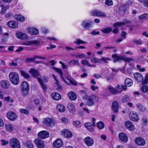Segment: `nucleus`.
<instances>
[{"instance_id": "nucleus-1", "label": "nucleus", "mask_w": 148, "mask_h": 148, "mask_svg": "<svg viewBox=\"0 0 148 148\" xmlns=\"http://www.w3.org/2000/svg\"><path fill=\"white\" fill-rule=\"evenodd\" d=\"M9 79L12 84L18 85L19 83V77L18 74L15 72H12L9 74Z\"/></svg>"}, {"instance_id": "nucleus-2", "label": "nucleus", "mask_w": 148, "mask_h": 148, "mask_svg": "<svg viewBox=\"0 0 148 148\" xmlns=\"http://www.w3.org/2000/svg\"><path fill=\"white\" fill-rule=\"evenodd\" d=\"M86 105L89 106H91L95 105V103L99 101L98 97L94 94H92L87 97L86 98Z\"/></svg>"}, {"instance_id": "nucleus-3", "label": "nucleus", "mask_w": 148, "mask_h": 148, "mask_svg": "<svg viewBox=\"0 0 148 148\" xmlns=\"http://www.w3.org/2000/svg\"><path fill=\"white\" fill-rule=\"evenodd\" d=\"M21 92L24 96H26L29 92V86L28 83L26 81H23L21 85Z\"/></svg>"}, {"instance_id": "nucleus-4", "label": "nucleus", "mask_w": 148, "mask_h": 148, "mask_svg": "<svg viewBox=\"0 0 148 148\" xmlns=\"http://www.w3.org/2000/svg\"><path fill=\"white\" fill-rule=\"evenodd\" d=\"M10 143L12 148H21L20 143L18 140L16 138H13L10 139Z\"/></svg>"}, {"instance_id": "nucleus-5", "label": "nucleus", "mask_w": 148, "mask_h": 148, "mask_svg": "<svg viewBox=\"0 0 148 148\" xmlns=\"http://www.w3.org/2000/svg\"><path fill=\"white\" fill-rule=\"evenodd\" d=\"M129 117L130 120L134 121H137L139 119L137 113L133 111H131L129 113Z\"/></svg>"}, {"instance_id": "nucleus-6", "label": "nucleus", "mask_w": 148, "mask_h": 148, "mask_svg": "<svg viewBox=\"0 0 148 148\" xmlns=\"http://www.w3.org/2000/svg\"><path fill=\"white\" fill-rule=\"evenodd\" d=\"M126 23L125 22H117L113 25V27L115 29L113 30V32L116 34L118 33L119 31V27H122Z\"/></svg>"}, {"instance_id": "nucleus-7", "label": "nucleus", "mask_w": 148, "mask_h": 148, "mask_svg": "<svg viewBox=\"0 0 148 148\" xmlns=\"http://www.w3.org/2000/svg\"><path fill=\"white\" fill-rule=\"evenodd\" d=\"M92 23L91 20H84L82 22L81 25L84 29H89L92 27Z\"/></svg>"}, {"instance_id": "nucleus-8", "label": "nucleus", "mask_w": 148, "mask_h": 148, "mask_svg": "<svg viewBox=\"0 0 148 148\" xmlns=\"http://www.w3.org/2000/svg\"><path fill=\"white\" fill-rule=\"evenodd\" d=\"M27 33L32 35H37L39 33L38 29L34 27H29L27 29Z\"/></svg>"}, {"instance_id": "nucleus-9", "label": "nucleus", "mask_w": 148, "mask_h": 148, "mask_svg": "<svg viewBox=\"0 0 148 148\" xmlns=\"http://www.w3.org/2000/svg\"><path fill=\"white\" fill-rule=\"evenodd\" d=\"M34 142L38 148H44L45 147L44 142L39 138L35 139Z\"/></svg>"}, {"instance_id": "nucleus-10", "label": "nucleus", "mask_w": 148, "mask_h": 148, "mask_svg": "<svg viewBox=\"0 0 148 148\" xmlns=\"http://www.w3.org/2000/svg\"><path fill=\"white\" fill-rule=\"evenodd\" d=\"M84 142L87 146H90L94 144V140L89 136H87L84 139Z\"/></svg>"}, {"instance_id": "nucleus-11", "label": "nucleus", "mask_w": 148, "mask_h": 148, "mask_svg": "<svg viewBox=\"0 0 148 148\" xmlns=\"http://www.w3.org/2000/svg\"><path fill=\"white\" fill-rule=\"evenodd\" d=\"M38 136L40 138L43 139L48 137L49 136V134L48 132L42 131L39 132Z\"/></svg>"}, {"instance_id": "nucleus-12", "label": "nucleus", "mask_w": 148, "mask_h": 148, "mask_svg": "<svg viewBox=\"0 0 148 148\" xmlns=\"http://www.w3.org/2000/svg\"><path fill=\"white\" fill-rule=\"evenodd\" d=\"M16 35L17 38L21 40L27 39L29 38L27 34L22 32H17Z\"/></svg>"}, {"instance_id": "nucleus-13", "label": "nucleus", "mask_w": 148, "mask_h": 148, "mask_svg": "<svg viewBox=\"0 0 148 148\" xmlns=\"http://www.w3.org/2000/svg\"><path fill=\"white\" fill-rule=\"evenodd\" d=\"M53 145L55 148H59L62 146L63 143L61 139L58 138L53 142Z\"/></svg>"}, {"instance_id": "nucleus-14", "label": "nucleus", "mask_w": 148, "mask_h": 148, "mask_svg": "<svg viewBox=\"0 0 148 148\" xmlns=\"http://www.w3.org/2000/svg\"><path fill=\"white\" fill-rule=\"evenodd\" d=\"M7 116L8 118L10 120L14 121L17 118V115L14 112H9L7 114Z\"/></svg>"}, {"instance_id": "nucleus-15", "label": "nucleus", "mask_w": 148, "mask_h": 148, "mask_svg": "<svg viewBox=\"0 0 148 148\" xmlns=\"http://www.w3.org/2000/svg\"><path fill=\"white\" fill-rule=\"evenodd\" d=\"M125 127L129 130L132 131L134 130V127L132 123L130 121H127L125 123Z\"/></svg>"}, {"instance_id": "nucleus-16", "label": "nucleus", "mask_w": 148, "mask_h": 148, "mask_svg": "<svg viewBox=\"0 0 148 148\" xmlns=\"http://www.w3.org/2000/svg\"><path fill=\"white\" fill-rule=\"evenodd\" d=\"M61 134L64 137L70 138L72 136V134L69 130H64L62 131Z\"/></svg>"}, {"instance_id": "nucleus-17", "label": "nucleus", "mask_w": 148, "mask_h": 148, "mask_svg": "<svg viewBox=\"0 0 148 148\" xmlns=\"http://www.w3.org/2000/svg\"><path fill=\"white\" fill-rule=\"evenodd\" d=\"M136 144L140 146L144 145L145 144V141L142 138L138 137L136 138L135 140Z\"/></svg>"}, {"instance_id": "nucleus-18", "label": "nucleus", "mask_w": 148, "mask_h": 148, "mask_svg": "<svg viewBox=\"0 0 148 148\" xmlns=\"http://www.w3.org/2000/svg\"><path fill=\"white\" fill-rule=\"evenodd\" d=\"M119 138L120 140L124 143H126L128 140V137L127 135L123 133L119 134Z\"/></svg>"}, {"instance_id": "nucleus-19", "label": "nucleus", "mask_w": 148, "mask_h": 148, "mask_svg": "<svg viewBox=\"0 0 148 148\" xmlns=\"http://www.w3.org/2000/svg\"><path fill=\"white\" fill-rule=\"evenodd\" d=\"M84 125L85 127L89 132H92L94 131L93 127L94 126H92L91 123L89 122H86L84 124Z\"/></svg>"}, {"instance_id": "nucleus-20", "label": "nucleus", "mask_w": 148, "mask_h": 148, "mask_svg": "<svg viewBox=\"0 0 148 148\" xmlns=\"http://www.w3.org/2000/svg\"><path fill=\"white\" fill-rule=\"evenodd\" d=\"M0 84L1 86L3 88L7 89L9 87V83L7 80H3L1 81L0 82Z\"/></svg>"}, {"instance_id": "nucleus-21", "label": "nucleus", "mask_w": 148, "mask_h": 148, "mask_svg": "<svg viewBox=\"0 0 148 148\" xmlns=\"http://www.w3.org/2000/svg\"><path fill=\"white\" fill-rule=\"evenodd\" d=\"M39 42L37 40H32L31 41H27L22 43V44L26 45H32L34 44L35 45H38Z\"/></svg>"}, {"instance_id": "nucleus-22", "label": "nucleus", "mask_w": 148, "mask_h": 148, "mask_svg": "<svg viewBox=\"0 0 148 148\" xmlns=\"http://www.w3.org/2000/svg\"><path fill=\"white\" fill-rule=\"evenodd\" d=\"M134 76L136 79L140 82H142L143 80V77L139 73H134Z\"/></svg>"}, {"instance_id": "nucleus-23", "label": "nucleus", "mask_w": 148, "mask_h": 148, "mask_svg": "<svg viewBox=\"0 0 148 148\" xmlns=\"http://www.w3.org/2000/svg\"><path fill=\"white\" fill-rule=\"evenodd\" d=\"M69 111L71 114H73L76 111L74 106L72 103H69L67 106Z\"/></svg>"}, {"instance_id": "nucleus-24", "label": "nucleus", "mask_w": 148, "mask_h": 148, "mask_svg": "<svg viewBox=\"0 0 148 148\" xmlns=\"http://www.w3.org/2000/svg\"><path fill=\"white\" fill-rule=\"evenodd\" d=\"M112 108L113 111L116 113L118 112V108H119V104L116 101L113 102L112 104Z\"/></svg>"}, {"instance_id": "nucleus-25", "label": "nucleus", "mask_w": 148, "mask_h": 148, "mask_svg": "<svg viewBox=\"0 0 148 148\" xmlns=\"http://www.w3.org/2000/svg\"><path fill=\"white\" fill-rule=\"evenodd\" d=\"M137 110L141 112H144L146 110L145 108L142 104L138 103L136 105Z\"/></svg>"}, {"instance_id": "nucleus-26", "label": "nucleus", "mask_w": 148, "mask_h": 148, "mask_svg": "<svg viewBox=\"0 0 148 148\" xmlns=\"http://www.w3.org/2000/svg\"><path fill=\"white\" fill-rule=\"evenodd\" d=\"M29 72L35 77L37 78L38 79V78H39L38 77L39 75V74L36 70L32 69L29 70Z\"/></svg>"}, {"instance_id": "nucleus-27", "label": "nucleus", "mask_w": 148, "mask_h": 148, "mask_svg": "<svg viewBox=\"0 0 148 148\" xmlns=\"http://www.w3.org/2000/svg\"><path fill=\"white\" fill-rule=\"evenodd\" d=\"M43 123L44 124L49 125H50L54 124V122L52 119L50 118H47L44 119Z\"/></svg>"}, {"instance_id": "nucleus-28", "label": "nucleus", "mask_w": 148, "mask_h": 148, "mask_svg": "<svg viewBox=\"0 0 148 148\" xmlns=\"http://www.w3.org/2000/svg\"><path fill=\"white\" fill-rule=\"evenodd\" d=\"M7 25L9 27L12 28H16L18 26V23L14 21H10L7 23Z\"/></svg>"}, {"instance_id": "nucleus-29", "label": "nucleus", "mask_w": 148, "mask_h": 148, "mask_svg": "<svg viewBox=\"0 0 148 148\" xmlns=\"http://www.w3.org/2000/svg\"><path fill=\"white\" fill-rule=\"evenodd\" d=\"M69 99L72 100H75L77 98V96L75 93L71 91L68 93V94Z\"/></svg>"}, {"instance_id": "nucleus-30", "label": "nucleus", "mask_w": 148, "mask_h": 148, "mask_svg": "<svg viewBox=\"0 0 148 148\" xmlns=\"http://www.w3.org/2000/svg\"><path fill=\"white\" fill-rule=\"evenodd\" d=\"M107 89L112 94H116L119 92L118 90L110 85L108 87Z\"/></svg>"}, {"instance_id": "nucleus-31", "label": "nucleus", "mask_w": 148, "mask_h": 148, "mask_svg": "<svg viewBox=\"0 0 148 148\" xmlns=\"http://www.w3.org/2000/svg\"><path fill=\"white\" fill-rule=\"evenodd\" d=\"M56 108L58 110L61 112H63L65 110V107L64 105L62 104H57Z\"/></svg>"}, {"instance_id": "nucleus-32", "label": "nucleus", "mask_w": 148, "mask_h": 148, "mask_svg": "<svg viewBox=\"0 0 148 148\" xmlns=\"http://www.w3.org/2000/svg\"><path fill=\"white\" fill-rule=\"evenodd\" d=\"M51 96L54 99L58 100L61 99L60 95L58 93L53 92L51 94Z\"/></svg>"}, {"instance_id": "nucleus-33", "label": "nucleus", "mask_w": 148, "mask_h": 148, "mask_svg": "<svg viewBox=\"0 0 148 148\" xmlns=\"http://www.w3.org/2000/svg\"><path fill=\"white\" fill-rule=\"evenodd\" d=\"M112 57L114 59L113 62L114 63L119 61L120 60H122V56H118L116 54H113L112 56Z\"/></svg>"}, {"instance_id": "nucleus-34", "label": "nucleus", "mask_w": 148, "mask_h": 148, "mask_svg": "<svg viewBox=\"0 0 148 148\" xmlns=\"http://www.w3.org/2000/svg\"><path fill=\"white\" fill-rule=\"evenodd\" d=\"M54 70L56 71L59 74H60V77L62 79V80L65 83H66V82L64 78V77H63V72L62 71V70L59 69L58 68H54Z\"/></svg>"}, {"instance_id": "nucleus-35", "label": "nucleus", "mask_w": 148, "mask_h": 148, "mask_svg": "<svg viewBox=\"0 0 148 148\" xmlns=\"http://www.w3.org/2000/svg\"><path fill=\"white\" fill-rule=\"evenodd\" d=\"M38 82H39L42 89L46 91L47 90V87L46 85L43 82V80L41 78H38Z\"/></svg>"}, {"instance_id": "nucleus-36", "label": "nucleus", "mask_w": 148, "mask_h": 148, "mask_svg": "<svg viewBox=\"0 0 148 148\" xmlns=\"http://www.w3.org/2000/svg\"><path fill=\"white\" fill-rule=\"evenodd\" d=\"M14 18L16 20L20 22L23 21L25 20V17L24 16L19 14L15 15Z\"/></svg>"}, {"instance_id": "nucleus-37", "label": "nucleus", "mask_w": 148, "mask_h": 148, "mask_svg": "<svg viewBox=\"0 0 148 148\" xmlns=\"http://www.w3.org/2000/svg\"><path fill=\"white\" fill-rule=\"evenodd\" d=\"M68 64L70 66H73L75 65L79 66L80 65L78 60H71L69 62Z\"/></svg>"}, {"instance_id": "nucleus-38", "label": "nucleus", "mask_w": 148, "mask_h": 148, "mask_svg": "<svg viewBox=\"0 0 148 148\" xmlns=\"http://www.w3.org/2000/svg\"><path fill=\"white\" fill-rule=\"evenodd\" d=\"M132 80L130 78L126 79L125 83L126 86L128 87H130L132 86L133 84Z\"/></svg>"}, {"instance_id": "nucleus-39", "label": "nucleus", "mask_w": 148, "mask_h": 148, "mask_svg": "<svg viewBox=\"0 0 148 148\" xmlns=\"http://www.w3.org/2000/svg\"><path fill=\"white\" fill-rule=\"evenodd\" d=\"M112 30V29L110 27L104 28L101 30V32L103 34H107L111 32Z\"/></svg>"}, {"instance_id": "nucleus-40", "label": "nucleus", "mask_w": 148, "mask_h": 148, "mask_svg": "<svg viewBox=\"0 0 148 148\" xmlns=\"http://www.w3.org/2000/svg\"><path fill=\"white\" fill-rule=\"evenodd\" d=\"M2 8L0 12V13L1 14H4L6 12L7 10L9 8L8 6H5L2 5V6H1Z\"/></svg>"}, {"instance_id": "nucleus-41", "label": "nucleus", "mask_w": 148, "mask_h": 148, "mask_svg": "<svg viewBox=\"0 0 148 148\" xmlns=\"http://www.w3.org/2000/svg\"><path fill=\"white\" fill-rule=\"evenodd\" d=\"M73 124L74 126L78 128L80 127L82 125L81 122L78 121H73Z\"/></svg>"}, {"instance_id": "nucleus-42", "label": "nucleus", "mask_w": 148, "mask_h": 148, "mask_svg": "<svg viewBox=\"0 0 148 148\" xmlns=\"http://www.w3.org/2000/svg\"><path fill=\"white\" fill-rule=\"evenodd\" d=\"M20 73L21 75L25 78L28 79L30 77L29 75L25 71H20Z\"/></svg>"}, {"instance_id": "nucleus-43", "label": "nucleus", "mask_w": 148, "mask_h": 148, "mask_svg": "<svg viewBox=\"0 0 148 148\" xmlns=\"http://www.w3.org/2000/svg\"><path fill=\"white\" fill-rule=\"evenodd\" d=\"M81 63L82 64L85 65H87V66L90 67H94L95 65L92 66L86 60H81Z\"/></svg>"}, {"instance_id": "nucleus-44", "label": "nucleus", "mask_w": 148, "mask_h": 148, "mask_svg": "<svg viewBox=\"0 0 148 148\" xmlns=\"http://www.w3.org/2000/svg\"><path fill=\"white\" fill-rule=\"evenodd\" d=\"M129 97L127 95H125L123 96L121 99V101L123 103H125L127 102L130 100Z\"/></svg>"}, {"instance_id": "nucleus-45", "label": "nucleus", "mask_w": 148, "mask_h": 148, "mask_svg": "<svg viewBox=\"0 0 148 148\" xmlns=\"http://www.w3.org/2000/svg\"><path fill=\"white\" fill-rule=\"evenodd\" d=\"M5 127L6 130L8 131H12L13 129V127L12 125L9 123L5 124Z\"/></svg>"}, {"instance_id": "nucleus-46", "label": "nucleus", "mask_w": 148, "mask_h": 148, "mask_svg": "<svg viewBox=\"0 0 148 148\" xmlns=\"http://www.w3.org/2000/svg\"><path fill=\"white\" fill-rule=\"evenodd\" d=\"M97 126L99 129H102L104 128V124L103 122L100 121L97 123Z\"/></svg>"}, {"instance_id": "nucleus-47", "label": "nucleus", "mask_w": 148, "mask_h": 148, "mask_svg": "<svg viewBox=\"0 0 148 148\" xmlns=\"http://www.w3.org/2000/svg\"><path fill=\"white\" fill-rule=\"evenodd\" d=\"M100 12V11L97 10H92L91 12V15L93 16H98Z\"/></svg>"}, {"instance_id": "nucleus-48", "label": "nucleus", "mask_w": 148, "mask_h": 148, "mask_svg": "<svg viewBox=\"0 0 148 148\" xmlns=\"http://www.w3.org/2000/svg\"><path fill=\"white\" fill-rule=\"evenodd\" d=\"M100 60L101 61H103L105 63H108V61L110 60V58L107 57H102L101 58Z\"/></svg>"}, {"instance_id": "nucleus-49", "label": "nucleus", "mask_w": 148, "mask_h": 148, "mask_svg": "<svg viewBox=\"0 0 148 148\" xmlns=\"http://www.w3.org/2000/svg\"><path fill=\"white\" fill-rule=\"evenodd\" d=\"M122 60L127 62L129 63L131 61H133V59L131 58L124 57L122 56Z\"/></svg>"}, {"instance_id": "nucleus-50", "label": "nucleus", "mask_w": 148, "mask_h": 148, "mask_svg": "<svg viewBox=\"0 0 148 148\" xmlns=\"http://www.w3.org/2000/svg\"><path fill=\"white\" fill-rule=\"evenodd\" d=\"M74 43L77 45H79L81 44H85L86 42L81 39H77L74 41Z\"/></svg>"}, {"instance_id": "nucleus-51", "label": "nucleus", "mask_w": 148, "mask_h": 148, "mask_svg": "<svg viewBox=\"0 0 148 148\" xmlns=\"http://www.w3.org/2000/svg\"><path fill=\"white\" fill-rule=\"evenodd\" d=\"M141 90L144 92H147L148 91V86L145 85L143 86L141 88Z\"/></svg>"}, {"instance_id": "nucleus-52", "label": "nucleus", "mask_w": 148, "mask_h": 148, "mask_svg": "<svg viewBox=\"0 0 148 148\" xmlns=\"http://www.w3.org/2000/svg\"><path fill=\"white\" fill-rule=\"evenodd\" d=\"M90 61L94 63H99L101 62V61L97 58H94L91 59Z\"/></svg>"}, {"instance_id": "nucleus-53", "label": "nucleus", "mask_w": 148, "mask_h": 148, "mask_svg": "<svg viewBox=\"0 0 148 148\" xmlns=\"http://www.w3.org/2000/svg\"><path fill=\"white\" fill-rule=\"evenodd\" d=\"M26 146L29 148H33L34 147L33 144L30 141H28L26 143Z\"/></svg>"}, {"instance_id": "nucleus-54", "label": "nucleus", "mask_w": 148, "mask_h": 148, "mask_svg": "<svg viewBox=\"0 0 148 148\" xmlns=\"http://www.w3.org/2000/svg\"><path fill=\"white\" fill-rule=\"evenodd\" d=\"M19 112L21 113H23L25 114H29L28 111L26 109H21L19 110Z\"/></svg>"}, {"instance_id": "nucleus-55", "label": "nucleus", "mask_w": 148, "mask_h": 148, "mask_svg": "<svg viewBox=\"0 0 148 148\" xmlns=\"http://www.w3.org/2000/svg\"><path fill=\"white\" fill-rule=\"evenodd\" d=\"M70 83L74 86H77V82L74 79H71L69 78H67Z\"/></svg>"}, {"instance_id": "nucleus-56", "label": "nucleus", "mask_w": 148, "mask_h": 148, "mask_svg": "<svg viewBox=\"0 0 148 148\" xmlns=\"http://www.w3.org/2000/svg\"><path fill=\"white\" fill-rule=\"evenodd\" d=\"M60 120L61 121V122L64 123H66L68 122V119L67 118L64 117H63L61 118Z\"/></svg>"}, {"instance_id": "nucleus-57", "label": "nucleus", "mask_w": 148, "mask_h": 148, "mask_svg": "<svg viewBox=\"0 0 148 148\" xmlns=\"http://www.w3.org/2000/svg\"><path fill=\"white\" fill-rule=\"evenodd\" d=\"M148 16V13H145L141 16L139 17V19L140 20H143L145 18Z\"/></svg>"}, {"instance_id": "nucleus-58", "label": "nucleus", "mask_w": 148, "mask_h": 148, "mask_svg": "<svg viewBox=\"0 0 148 148\" xmlns=\"http://www.w3.org/2000/svg\"><path fill=\"white\" fill-rule=\"evenodd\" d=\"M106 4L108 6H111L113 5V3L112 0H106L105 2Z\"/></svg>"}, {"instance_id": "nucleus-59", "label": "nucleus", "mask_w": 148, "mask_h": 148, "mask_svg": "<svg viewBox=\"0 0 148 148\" xmlns=\"http://www.w3.org/2000/svg\"><path fill=\"white\" fill-rule=\"evenodd\" d=\"M133 4V2L132 1L130 0L128 1L125 4L126 7H128L132 5Z\"/></svg>"}, {"instance_id": "nucleus-60", "label": "nucleus", "mask_w": 148, "mask_h": 148, "mask_svg": "<svg viewBox=\"0 0 148 148\" xmlns=\"http://www.w3.org/2000/svg\"><path fill=\"white\" fill-rule=\"evenodd\" d=\"M107 15L106 13L102 11H100L98 16L102 17L105 18L106 17Z\"/></svg>"}, {"instance_id": "nucleus-61", "label": "nucleus", "mask_w": 148, "mask_h": 148, "mask_svg": "<svg viewBox=\"0 0 148 148\" xmlns=\"http://www.w3.org/2000/svg\"><path fill=\"white\" fill-rule=\"evenodd\" d=\"M133 42L136 44L141 45L142 44V40H134Z\"/></svg>"}, {"instance_id": "nucleus-62", "label": "nucleus", "mask_w": 148, "mask_h": 148, "mask_svg": "<svg viewBox=\"0 0 148 148\" xmlns=\"http://www.w3.org/2000/svg\"><path fill=\"white\" fill-rule=\"evenodd\" d=\"M86 57V55L85 54H79L76 56V57L77 58H84Z\"/></svg>"}, {"instance_id": "nucleus-63", "label": "nucleus", "mask_w": 148, "mask_h": 148, "mask_svg": "<svg viewBox=\"0 0 148 148\" xmlns=\"http://www.w3.org/2000/svg\"><path fill=\"white\" fill-rule=\"evenodd\" d=\"M18 63L16 62H15L14 61H12L11 62L9 63V65L10 66H16L18 65Z\"/></svg>"}, {"instance_id": "nucleus-64", "label": "nucleus", "mask_w": 148, "mask_h": 148, "mask_svg": "<svg viewBox=\"0 0 148 148\" xmlns=\"http://www.w3.org/2000/svg\"><path fill=\"white\" fill-rule=\"evenodd\" d=\"M141 120L144 125H146L147 124L148 122L147 119V118L143 117Z\"/></svg>"}]
</instances>
